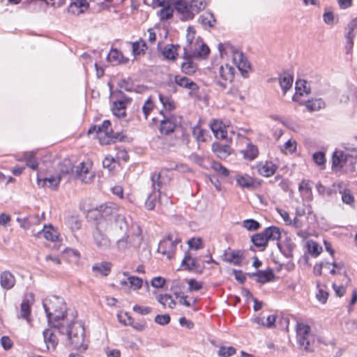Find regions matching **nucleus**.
Wrapping results in <instances>:
<instances>
[{"label":"nucleus","instance_id":"obj_24","mask_svg":"<svg viewBox=\"0 0 357 357\" xmlns=\"http://www.w3.org/2000/svg\"><path fill=\"white\" fill-rule=\"evenodd\" d=\"M112 264L109 261L97 263L92 266V271L102 276H107L112 270Z\"/></svg>","mask_w":357,"mask_h":357},{"label":"nucleus","instance_id":"obj_49","mask_svg":"<svg viewBox=\"0 0 357 357\" xmlns=\"http://www.w3.org/2000/svg\"><path fill=\"white\" fill-rule=\"evenodd\" d=\"M206 131L200 126H196L192 128V135L198 142H204L206 141L204 135Z\"/></svg>","mask_w":357,"mask_h":357},{"label":"nucleus","instance_id":"obj_56","mask_svg":"<svg viewBox=\"0 0 357 357\" xmlns=\"http://www.w3.org/2000/svg\"><path fill=\"white\" fill-rule=\"evenodd\" d=\"M191 9H192L194 14L198 13L201 10H203L205 7V3L203 0H192Z\"/></svg>","mask_w":357,"mask_h":357},{"label":"nucleus","instance_id":"obj_53","mask_svg":"<svg viewBox=\"0 0 357 357\" xmlns=\"http://www.w3.org/2000/svg\"><path fill=\"white\" fill-rule=\"evenodd\" d=\"M128 282L134 290L139 289L143 284L142 279L137 276H129L128 278Z\"/></svg>","mask_w":357,"mask_h":357},{"label":"nucleus","instance_id":"obj_47","mask_svg":"<svg viewBox=\"0 0 357 357\" xmlns=\"http://www.w3.org/2000/svg\"><path fill=\"white\" fill-rule=\"evenodd\" d=\"M307 248L308 252L314 257H317L322 251V247L313 241L307 242Z\"/></svg>","mask_w":357,"mask_h":357},{"label":"nucleus","instance_id":"obj_10","mask_svg":"<svg viewBox=\"0 0 357 357\" xmlns=\"http://www.w3.org/2000/svg\"><path fill=\"white\" fill-rule=\"evenodd\" d=\"M175 10L182 15L183 20H189L194 17L195 14L191 9V3L185 0H176L174 3Z\"/></svg>","mask_w":357,"mask_h":357},{"label":"nucleus","instance_id":"obj_11","mask_svg":"<svg viewBox=\"0 0 357 357\" xmlns=\"http://www.w3.org/2000/svg\"><path fill=\"white\" fill-rule=\"evenodd\" d=\"M178 123L176 116L174 115L164 116L163 119L160 121V132L161 134L169 135L175 130Z\"/></svg>","mask_w":357,"mask_h":357},{"label":"nucleus","instance_id":"obj_20","mask_svg":"<svg viewBox=\"0 0 357 357\" xmlns=\"http://www.w3.org/2000/svg\"><path fill=\"white\" fill-rule=\"evenodd\" d=\"M15 284V278L14 275L9 271H6L0 275V284L5 289H12Z\"/></svg>","mask_w":357,"mask_h":357},{"label":"nucleus","instance_id":"obj_57","mask_svg":"<svg viewBox=\"0 0 357 357\" xmlns=\"http://www.w3.org/2000/svg\"><path fill=\"white\" fill-rule=\"evenodd\" d=\"M313 160L318 165H324L326 163V157L324 152L318 151L313 154L312 155Z\"/></svg>","mask_w":357,"mask_h":357},{"label":"nucleus","instance_id":"obj_42","mask_svg":"<svg viewBox=\"0 0 357 357\" xmlns=\"http://www.w3.org/2000/svg\"><path fill=\"white\" fill-rule=\"evenodd\" d=\"M158 301L163 306L167 305L170 308H174L176 305L175 301L172 298V296L168 294H160L158 297Z\"/></svg>","mask_w":357,"mask_h":357},{"label":"nucleus","instance_id":"obj_19","mask_svg":"<svg viewBox=\"0 0 357 357\" xmlns=\"http://www.w3.org/2000/svg\"><path fill=\"white\" fill-rule=\"evenodd\" d=\"M296 93L293 96V100L298 102L299 97L303 94L309 95L310 93V88L307 86L305 80H298L296 82Z\"/></svg>","mask_w":357,"mask_h":357},{"label":"nucleus","instance_id":"obj_2","mask_svg":"<svg viewBox=\"0 0 357 357\" xmlns=\"http://www.w3.org/2000/svg\"><path fill=\"white\" fill-rule=\"evenodd\" d=\"M49 325L53 328V324L62 323L66 320V311L63 299L58 296H51L43 301Z\"/></svg>","mask_w":357,"mask_h":357},{"label":"nucleus","instance_id":"obj_8","mask_svg":"<svg viewBox=\"0 0 357 357\" xmlns=\"http://www.w3.org/2000/svg\"><path fill=\"white\" fill-rule=\"evenodd\" d=\"M234 77V68L228 64L220 66L218 75L215 77V83L222 89H226L227 82H231Z\"/></svg>","mask_w":357,"mask_h":357},{"label":"nucleus","instance_id":"obj_37","mask_svg":"<svg viewBox=\"0 0 357 357\" xmlns=\"http://www.w3.org/2000/svg\"><path fill=\"white\" fill-rule=\"evenodd\" d=\"M18 160H25L26 165L33 170L38 169V163L35 160V153L33 152H25L23 158L18 159Z\"/></svg>","mask_w":357,"mask_h":357},{"label":"nucleus","instance_id":"obj_48","mask_svg":"<svg viewBox=\"0 0 357 357\" xmlns=\"http://www.w3.org/2000/svg\"><path fill=\"white\" fill-rule=\"evenodd\" d=\"M236 349L234 347L222 346L220 347L218 354L220 357H230L234 355Z\"/></svg>","mask_w":357,"mask_h":357},{"label":"nucleus","instance_id":"obj_25","mask_svg":"<svg viewBox=\"0 0 357 357\" xmlns=\"http://www.w3.org/2000/svg\"><path fill=\"white\" fill-rule=\"evenodd\" d=\"M195 45V50H193L192 47L189 46V52L195 54V58L206 57L209 54L210 49L206 44L196 42Z\"/></svg>","mask_w":357,"mask_h":357},{"label":"nucleus","instance_id":"obj_12","mask_svg":"<svg viewBox=\"0 0 357 357\" xmlns=\"http://www.w3.org/2000/svg\"><path fill=\"white\" fill-rule=\"evenodd\" d=\"M93 241L98 250H106L109 248L111 242L109 238L100 229L96 227L93 231Z\"/></svg>","mask_w":357,"mask_h":357},{"label":"nucleus","instance_id":"obj_34","mask_svg":"<svg viewBox=\"0 0 357 357\" xmlns=\"http://www.w3.org/2000/svg\"><path fill=\"white\" fill-rule=\"evenodd\" d=\"M125 135H123L121 132H110L109 135L105 137L101 138V144H109L112 143H115L118 141L121 142L124 139Z\"/></svg>","mask_w":357,"mask_h":357},{"label":"nucleus","instance_id":"obj_62","mask_svg":"<svg viewBox=\"0 0 357 357\" xmlns=\"http://www.w3.org/2000/svg\"><path fill=\"white\" fill-rule=\"evenodd\" d=\"M347 29L348 32L347 33H351L352 38H354L357 31V18L352 20L347 25Z\"/></svg>","mask_w":357,"mask_h":357},{"label":"nucleus","instance_id":"obj_16","mask_svg":"<svg viewBox=\"0 0 357 357\" xmlns=\"http://www.w3.org/2000/svg\"><path fill=\"white\" fill-rule=\"evenodd\" d=\"M223 260L235 265H240L243 260V257L239 250H231L229 248L222 255Z\"/></svg>","mask_w":357,"mask_h":357},{"label":"nucleus","instance_id":"obj_23","mask_svg":"<svg viewBox=\"0 0 357 357\" xmlns=\"http://www.w3.org/2000/svg\"><path fill=\"white\" fill-rule=\"evenodd\" d=\"M213 152L220 158H225L231 153V147L227 144L213 143L212 145Z\"/></svg>","mask_w":357,"mask_h":357},{"label":"nucleus","instance_id":"obj_31","mask_svg":"<svg viewBox=\"0 0 357 357\" xmlns=\"http://www.w3.org/2000/svg\"><path fill=\"white\" fill-rule=\"evenodd\" d=\"M279 83L284 93H286L292 86L293 77L289 73H284L280 76Z\"/></svg>","mask_w":357,"mask_h":357},{"label":"nucleus","instance_id":"obj_28","mask_svg":"<svg viewBox=\"0 0 357 357\" xmlns=\"http://www.w3.org/2000/svg\"><path fill=\"white\" fill-rule=\"evenodd\" d=\"M110 132H112L111 123L109 120H105L100 126L98 127L97 137L101 144V138L107 137Z\"/></svg>","mask_w":357,"mask_h":357},{"label":"nucleus","instance_id":"obj_5","mask_svg":"<svg viewBox=\"0 0 357 357\" xmlns=\"http://www.w3.org/2000/svg\"><path fill=\"white\" fill-rule=\"evenodd\" d=\"M180 242V238H174L172 235L169 234L166 238L160 241L158 251L167 256L168 259H171L175 254L177 244Z\"/></svg>","mask_w":357,"mask_h":357},{"label":"nucleus","instance_id":"obj_18","mask_svg":"<svg viewBox=\"0 0 357 357\" xmlns=\"http://www.w3.org/2000/svg\"><path fill=\"white\" fill-rule=\"evenodd\" d=\"M296 331L297 334L298 342H301L302 343H303V341L306 340V337L312 335L310 333V326L302 322L297 321Z\"/></svg>","mask_w":357,"mask_h":357},{"label":"nucleus","instance_id":"obj_54","mask_svg":"<svg viewBox=\"0 0 357 357\" xmlns=\"http://www.w3.org/2000/svg\"><path fill=\"white\" fill-rule=\"evenodd\" d=\"M154 107L153 102L151 98H148L144 105L142 106V112L144 114L145 119H147L149 115L153 110Z\"/></svg>","mask_w":357,"mask_h":357},{"label":"nucleus","instance_id":"obj_15","mask_svg":"<svg viewBox=\"0 0 357 357\" xmlns=\"http://www.w3.org/2000/svg\"><path fill=\"white\" fill-rule=\"evenodd\" d=\"M210 128L217 139H225L227 135L225 126L222 121L214 119L210 123Z\"/></svg>","mask_w":357,"mask_h":357},{"label":"nucleus","instance_id":"obj_4","mask_svg":"<svg viewBox=\"0 0 357 357\" xmlns=\"http://www.w3.org/2000/svg\"><path fill=\"white\" fill-rule=\"evenodd\" d=\"M137 227V233L130 236L128 233H124V236L116 241V245L118 250L125 251L130 248H138L141 245L143 241L142 229L139 225Z\"/></svg>","mask_w":357,"mask_h":357},{"label":"nucleus","instance_id":"obj_9","mask_svg":"<svg viewBox=\"0 0 357 357\" xmlns=\"http://www.w3.org/2000/svg\"><path fill=\"white\" fill-rule=\"evenodd\" d=\"M183 50V59L185 61L181 65V71L185 75H193L197 69V63L192 60V58H195V54L189 52V45H185Z\"/></svg>","mask_w":357,"mask_h":357},{"label":"nucleus","instance_id":"obj_50","mask_svg":"<svg viewBox=\"0 0 357 357\" xmlns=\"http://www.w3.org/2000/svg\"><path fill=\"white\" fill-rule=\"evenodd\" d=\"M298 190L301 192L306 195L307 197H309L312 195V186L310 185V181L308 180H302L298 186Z\"/></svg>","mask_w":357,"mask_h":357},{"label":"nucleus","instance_id":"obj_17","mask_svg":"<svg viewBox=\"0 0 357 357\" xmlns=\"http://www.w3.org/2000/svg\"><path fill=\"white\" fill-rule=\"evenodd\" d=\"M174 82L179 86L195 91L199 89L198 85L190 79L186 77L176 75L174 77Z\"/></svg>","mask_w":357,"mask_h":357},{"label":"nucleus","instance_id":"obj_59","mask_svg":"<svg viewBox=\"0 0 357 357\" xmlns=\"http://www.w3.org/2000/svg\"><path fill=\"white\" fill-rule=\"evenodd\" d=\"M44 236L47 240L55 241L58 238V234L52 227H50V229L44 231Z\"/></svg>","mask_w":357,"mask_h":357},{"label":"nucleus","instance_id":"obj_30","mask_svg":"<svg viewBox=\"0 0 357 357\" xmlns=\"http://www.w3.org/2000/svg\"><path fill=\"white\" fill-rule=\"evenodd\" d=\"M258 278L256 281L260 284H265L266 282L273 281L275 278L273 271L271 268H268L266 271H258Z\"/></svg>","mask_w":357,"mask_h":357},{"label":"nucleus","instance_id":"obj_63","mask_svg":"<svg viewBox=\"0 0 357 357\" xmlns=\"http://www.w3.org/2000/svg\"><path fill=\"white\" fill-rule=\"evenodd\" d=\"M347 29L348 32L347 33H351L352 38H354L357 31V18L352 20L347 25Z\"/></svg>","mask_w":357,"mask_h":357},{"label":"nucleus","instance_id":"obj_58","mask_svg":"<svg viewBox=\"0 0 357 357\" xmlns=\"http://www.w3.org/2000/svg\"><path fill=\"white\" fill-rule=\"evenodd\" d=\"M342 200L344 204H352L354 202V197L351 191L345 189L342 195Z\"/></svg>","mask_w":357,"mask_h":357},{"label":"nucleus","instance_id":"obj_14","mask_svg":"<svg viewBox=\"0 0 357 357\" xmlns=\"http://www.w3.org/2000/svg\"><path fill=\"white\" fill-rule=\"evenodd\" d=\"M45 347L49 351H54L59 342V340L51 328L45 329L43 332Z\"/></svg>","mask_w":357,"mask_h":357},{"label":"nucleus","instance_id":"obj_40","mask_svg":"<svg viewBox=\"0 0 357 357\" xmlns=\"http://www.w3.org/2000/svg\"><path fill=\"white\" fill-rule=\"evenodd\" d=\"M305 104L307 109L310 112L317 111L325 107V102L321 98L308 100Z\"/></svg>","mask_w":357,"mask_h":357},{"label":"nucleus","instance_id":"obj_45","mask_svg":"<svg viewBox=\"0 0 357 357\" xmlns=\"http://www.w3.org/2000/svg\"><path fill=\"white\" fill-rule=\"evenodd\" d=\"M75 167L69 159H64L60 163V172L61 174H68L74 172Z\"/></svg>","mask_w":357,"mask_h":357},{"label":"nucleus","instance_id":"obj_21","mask_svg":"<svg viewBox=\"0 0 357 357\" xmlns=\"http://www.w3.org/2000/svg\"><path fill=\"white\" fill-rule=\"evenodd\" d=\"M61 176H51L44 178H38L37 183L39 187L47 186L53 190H56L60 183Z\"/></svg>","mask_w":357,"mask_h":357},{"label":"nucleus","instance_id":"obj_52","mask_svg":"<svg viewBox=\"0 0 357 357\" xmlns=\"http://www.w3.org/2000/svg\"><path fill=\"white\" fill-rule=\"evenodd\" d=\"M314 336L311 335L310 337H306V340L303 341V343L301 342H298L299 345L303 347L304 350L307 352H312L314 351L313 343H314Z\"/></svg>","mask_w":357,"mask_h":357},{"label":"nucleus","instance_id":"obj_6","mask_svg":"<svg viewBox=\"0 0 357 357\" xmlns=\"http://www.w3.org/2000/svg\"><path fill=\"white\" fill-rule=\"evenodd\" d=\"M96 210L105 220H114L124 209L113 202H107L98 206Z\"/></svg>","mask_w":357,"mask_h":357},{"label":"nucleus","instance_id":"obj_7","mask_svg":"<svg viewBox=\"0 0 357 357\" xmlns=\"http://www.w3.org/2000/svg\"><path fill=\"white\" fill-rule=\"evenodd\" d=\"M160 178V174H153L151 176L152 187L154 191L149 194L145 202V206L148 210H152L155 208L158 199L161 195L160 188L162 183Z\"/></svg>","mask_w":357,"mask_h":357},{"label":"nucleus","instance_id":"obj_41","mask_svg":"<svg viewBox=\"0 0 357 357\" xmlns=\"http://www.w3.org/2000/svg\"><path fill=\"white\" fill-rule=\"evenodd\" d=\"M243 153L245 159L252 160L258 155V149L255 145L250 143Z\"/></svg>","mask_w":357,"mask_h":357},{"label":"nucleus","instance_id":"obj_38","mask_svg":"<svg viewBox=\"0 0 357 357\" xmlns=\"http://www.w3.org/2000/svg\"><path fill=\"white\" fill-rule=\"evenodd\" d=\"M112 112L117 117L126 116V104L123 100H116L113 103Z\"/></svg>","mask_w":357,"mask_h":357},{"label":"nucleus","instance_id":"obj_44","mask_svg":"<svg viewBox=\"0 0 357 357\" xmlns=\"http://www.w3.org/2000/svg\"><path fill=\"white\" fill-rule=\"evenodd\" d=\"M237 183L242 188H250L254 186V180L248 176H237Z\"/></svg>","mask_w":357,"mask_h":357},{"label":"nucleus","instance_id":"obj_39","mask_svg":"<svg viewBox=\"0 0 357 357\" xmlns=\"http://www.w3.org/2000/svg\"><path fill=\"white\" fill-rule=\"evenodd\" d=\"M31 302L28 298H24L21 303L20 317L29 321V316L31 314Z\"/></svg>","mask_w":357,"mask_h":357},{"label":"nucleus","instance_id":"obj_29","mask_svg":"<svg viewBox=\"0 0 357 357\" xmlns=\"http://www.w3.org/2000/svg\"><path fill=\"white\" fill-rule=\"evenodd\" d=\"M107 59L109 62H116L119 63H126L128 59L123 56V54L116 49H112L107 54Z\"/></svg>","mask_w":357,"mask_h":357},{"label":"nucleus","instance_id":"obj_32","mask_svg":"<svg viewBox=\"0 0 357 357\" xmlns=\"http://www.w3.org/2000/svg\"><path fill=\"white\" fill-rule=\"evenodd\" d=\"M347 162L346 155L340 151H335L332 157L333 167H342Z\"/></svg>","mask_w":357,"mask_h":357},{"label":"nucleus","instance_id":"obj_61","mask_svg":"<svg viewBox=\"0 0 357 357\" xmlns=\"http://www.w3.org/2000/svg\"><path fill=\"white\" fill-rule=\"evenodd\" d=\"M155 321L162 326L166 325L170 321V317L169 314H158L155 317Z\"/></svg>","mask_w":357,"mask_h":357},{"label":"nucleus","instance_id":"obj_35","mask_svg":"<svg viewBox=\"0 0 357 357\" xmlns=\"http://www.w3.org/2000/svg\"><path fill=\"white\" fill-rule=\"evenodd\" d=\"M199 21L204 27H213L215 24V19L213 13L207 12L202 15Z\"/></svg>","mask_w":357,"mask_h":357},{"label":"nucleus","instance_id":"obj_1","mask_svg":"<svg viewBox=\"0 0 357 357\" xmlns=\"http://www.w3.org/2000/svg\"><path fill=\"white\" fill-rule=\"evenodd\" d=\"M53 328L57 329L61 335H66L69 343L75 349L85 351L87 346L84 344V328L81 324L66 320L62 323L53 324Z\"/></svg>","mask_w":357,"mask_h":357},{"label":"nucleus","instance_id":"obj_33","mask_svg":"<svg viewBox=\"0 0 357 357\" xmlns=\"http://www.w3.org/2000/svg\"><path fill=\"white\" fill-rule=\"evenodd\" d=\"M264 233L266 235L267 241L279 240L281 236V233L279 228L275 226H271L266 228L264 231Z\"/></svg>","mask_w":357,"mask_h":357},{"label":"nucleus","instance_id":"obj_43","mask_svg":"<svg viewBox=\"0 0 357 357\" xmlns=\"http://www.w3.org/2000/svg\"><path fill=\"white\" fill-rule=\"evenodd\" d=\"M251 240L254 245L257 247H264L266 246L268 243L267 238L264 231L254 234Z\"/></svg>","mask_w":357,"mask_h":357},{"label":"nucleus","instance_id":"obj_27","mask_svg":"<svg viewBox=\"0 0 357 357\" xmlns=\"http://www.w3.org/2000/svg\"><path fill=\"white\" fill-rule=\"evenodd\" d=\"M132 44V53L134 56L138 55L144 54L146 50L148 49L146 43L142 38L139 40L133 42Z\"/></svg>","mask_w":357,"mask_h":357},{"label":"nucleus","instance_id":"obj_64","mask_svg":"<svg viewBox=\"0 0 357 357\" xmlns=\"http://www.w3.org/2000/svg\"><path fill=\"white\" fill-rule=\"evenodd\" d=\"M132 309L133 311L142 315L148 314L151 312L150 307L140 306L138 305H135Z\"/></svg>","mask_w":357,"mask_h":357},{"label":"nucleus","instance_id":"obj_55","mask_svg":"<svg viewBox=\"0 0 357 357\" xmlns=\"http://www.w3.org/2000/svg\"><path fill=\"white\" fill-rule=\"evenodd\" d=\"M173 10L169 6L163 7L160 11L159 15L160 20H169L173 16Z\"/></svg>","mask_w":357,"mask_h":357},{"label":"nucleus","instance_id":"obj_51","mask_svg":"<svg viewBox=\"0 0 357 357\" xmlns=\"http://www.w3.org/2000/svg\"><path fill=\"white\" fill-rule=\"evenodd\" d=\"M243 226L249 231H256L260 228L259 222L254 219H247L243 220Z\"/></svg>","mask_w":357,"mask_h":357},{"label":"nucleus","instance_id":"obj_36","mask_svg":"<svg viewBox=\"0 0 357 357\" xmlns=\"http://www.w3.org/2000/svg\"><path fill=\"white\" fill-rule=\"evenodd\" d=\"M119 229L124 233H128L129 227L128 218L126 216L125 211L121 212L114 220Z\"/></svg>","mask_w":357,"mask_h":357},{"label":"nucleus","instance_id":"obj_26","mask_svg":"<svg viewBox=\"0 0 357 357\" xmlns=\"http://www.w3.org/2000/svg\"><path fill=\"white\" fill-rule=\"evenodd\" d=\"M178 45H174L173 44H167L165 46L162 54L165 59L174 61L178 56L177 48Z\"/></svg>","mask_w":357,"mask_h":357},{"label":"nucleus","instance_id":"obj_3","mask_svg":"<svg viewBox=\"0 0 357 357\" xmlns=\"http://www.w3.org/2000/svg\"><path fill=\"white\" fill-rule=\"evenodd\" d=\"M218 50L222 56L223 54H227V51H229L232 54L234 63L236 65L238 70L243 73H248L250 69V63L242 52L238 51L229 43H219Z\"/></svg>","mask_w":357,"mask_h":357},{"label":"nucleus","instance_id":"obj_60","mask_svg":"<svg viewBox=\"0 0 357 357\" xmlns=\"http://www.w3.org/2000/svg\"><path fill=\"white\" fill-rule=\"evenodd\" d=\"M213 169L224 176H227L229 174V170L219 162H215L213 165Z\"/></svg>","mask_w":357,"mask_h":357},{"label":"nucleus","instance_id":"obj_22","mask_svg":"<svg viewBox=\"0 0 357 357\" xmlns=\"http://www.w3.org/2000/svg\"><path fill=\"white\" fill-rule=\"evenodd\" d=\"M277 169V166L272 162L266 161L264 163L259 165V174L263 176L268 177L274 174Z\"/></svg>","mask_w":357,"mask_h":357},{"label":"nucleus","instance_id":"obj_13","mask_svg":"<svg viewBox=\"0 0 357 357\" xmlns=\"http://www.w3.org/2000/svg\"><path fill=\"white\" fill-rule=\"evenodd\" d=\"M181 266L184 270L194 271L197 273H202L203 271V267L200 266L197 259L192 257L188 252L185 254V257L181 261Z\"/></svg>","mask_w":357,"mask_h":357},{"label":"nucleus","instance_id":"obj_46","mask_svg":"<svg viewBox=\"0 0 357 357\" xmlns=\"http://www.w3.org/2000/svg\"><path fill=\"white\" fill-rule=\"evenodd\" d=\"M159 100L165 109L170 112L175 109L174 102L170 97L159 94Z\"/></svg>","mask_w":357,"mask_h":357}]
</instances>
